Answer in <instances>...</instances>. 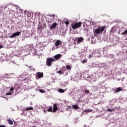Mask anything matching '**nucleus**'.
Listing matches in <instances>:
<instances>
[{"label":"nucleus","mask_w":127,"mask_h":127,"mask_svg":"<svg viewBox=\"0 0 127 127\" xmlns=\"http://www.w3.org/2000/svg\"><path fill=\"white\" fill-rule=\"evenodd\" d=\"M92 110L88 109V110H85L84 111V113H91L92 112Z\"/></svg>","instance_id":"19"},{"label":"nucleus","mask_w":127,"mask_h":127,"mask_svg":"<svg viewBox=\"0 0 127 127\" xmlns=\"http://www.w3.org/2000/svg\"><path fill=\"white\" fill-rule=\"evenodd\" d=\"M29 69H30V70H33V67H32V66H28Z\"/></svg>","instance_id":"25"},{"label":"nucleus","mask_w":127,"mask_h":127,"mask_svg":"<svg viewBox=\"0 0 127 127\" xmlns=\"http://www.w3.org/2000/svg\"><path fill=\"white\" fill-rule=\"evenodd\" d=\"M57 73L61 75L62 74H64V72H62V70H59L57 71Z\"/></svg>","instance_id":"22"},{"label":"nucleus","mask_w":127,"mask_h":127,"mask_svg":"<svg viewBox=\"0 0 127 127\" xmlns=\"http://www.w3.org/2000/svg\"><path fill=\"white\" fill-rule=\"evenodd\" d=\"M56 26H57V23H54L53 24L51 25L50 27V30H52L53 29H56Z\"/></svg>","instance_id":"7"},{"label":"nucleus","mask_w":127,"mask_h":127,"mask_svg":"<svg viewBox=\"0 0 127 127\" xmlns=\"http://www.w3.org/2000/svg\"><path fill=\"white\" fill-rule=\"evenodd\" d=\"M127 35V29L121 33V35Z\"/></svg>","instance_id":"17"},{"label":"nucleus","mask_w":127,"mask_h":127,"mask_svg":"<svg viewBox=\"0 0 127 127\" xmlns=\"http://www.w3.org/2000/svg\"><path fill=\"white\" fill-rule=\"evenodd\" d=\"M92 58V55H89V58L91 59Z\"/></svg>","instance_id":"32"},{"label":"nucleus","mask_w":127,"mask_h":127,"mask_svg":"<svg viewBox=\"0 0 127 127\" xmlns=\"http://www.w3.org/2000/svg\"><path fill=\"white\" fill-rule=\"evenodd\" d=\"M47 112H51L53 113V109L52 108V106H50L49 109H47Z\"/></svg>","instance_id":"13"},{"label":"nucleus","mask_w":127,"mask_h":127,"mask_svg":"<svg viewBox=\"0 0 127 127\" xmlns=\"http://www.w3.org/2000/svg\"><path fill=\"white\" fill-rule=\"evenodd\" d=\"M121 91H123V89H122L121 87H118L117 88L116 92L117 93H119V92H121Z\"/></svg>","instance_id":"15"},{"label":"nucleus","mask_w":127,"mask_h":127,"mask_svg":"<svg viewBox=\"0 0 127 127\" xmlns=\"http://www.w3.org/2000/svg\"><path fill=\"white\" fill-rule=\"evenodd\" d=\"M1 48H3V46L0 45V49H1Z\"/></svg>","instance_id":"30"},{"label":"nucleus","mask_w":127,"mask_h":127,"mask_svg":"<svg viewBox=\"0 0 127 127\" xmlns=\"http://www.w3.org/2000/svg\"><path fill=\"white\" fill-rule=\"evenodd\" d=\"M83 40H84V38H83L82 37L78 38L77 42V44H80L81 42H83Z\"/></svg>","instance_id":"10"},{"label":"nucleus","mask_w":127,"mask_h":127,"mask_svg":"<svg viewBox=\"0 0 127 127\" xmlns=\"http://www.w3.org/2000/svg\"><path fill=\"white\" fill-rule=\"evenodd\" d=\"M115 110L116 109H107L106 111L109 112V113H112V112H114V111H115Z\"/></svg>","instance_id":"14"},{"label":"nucleus","mask_w":127,"mask_h":127,"mask_svg":"<svg viewBox=\"0 0 127 127\" xmlns=\"http://www.w3.org/2000/svg\"><path fill=\"white\" fill-rule=\"evenodd\" d=\"M71 26L73 29V30H75V29H77V28H79V27H81L82 26V22L79 21L77 23H73L71 24Z\"/></svg>","instance_id":"1"},{"label":"nucleus","mask_w":127,"mask_h":127,"mask_svg":"<svg viewBox=\"0 0 127 127\" xmlns=\"http://www.w3.org/2000/svg\"><path fill=\"white\" fill-rule=\"evenodd\" d=\"M123 91H127V89H123Z\"/></svg>","instance_id":"34"},{"label":"nucleus","mask_w":127,"mask_h":127,"mask_svg":"<svg viewBox=\"0 0 127 127\" xmlns=\"http://www.w3.org/2000/svg\"><path fill=\"white\" fill-rule=\"evenodd\" d=\"M6 95H12V93H11V92H7V93H6Z\"/></svg>","instance_id":"26"},{"label":"nucleus","mask_w":127,"mask_h":127,"mask_svg":"<svg viewBox=\"0 0 127 127\" xmlns=\"http://www.w3.org/2000/svg\"><path fill=\"white\" fill-rule=\"evenodd\" d=\"M37 75L38 78H39V79H40V78H42V77H43V72H39L37 73Z\"/></svg>","instance_id":"9"},{"label":"nucleus","mask_w":127,"mask_h":127,"mask_svg":"<svg viewBox=\"0 0 127 127\" xmlns=\"http://www.w3.org/2000/svg\"><path fill=\"white\" fill-rule=\"evenodd\" d=\"M61 70H62V71H63V72H65V71H66V67L65 66H64L61 69Z\"/></svg>","instance_id":"23"},{"label":"nucleus","mask_w":127,"mask_h":127,"mask_svg":"<svg viewBox=\"0 0 127 127\" xmlns=\"http://www.w3.org/2000/svg\"><path fill=\"white\" fill-rule=\"evenodd\" d=\"M0 127H6L5 125H0Z\"/></svg>","instance_id":"31"},{"label":"nucleus","mask_w":127,"mask_h":127,"mask_svg":"<svg viewBox=\"0 0 127 127\" xmlns=\"http://www.w3.org/2000/svg\"><path fill=\"white\" fill-rule=\"evenodd\" d=\"M58 111V106H57V104H53V113H56Z\"/></svg>","instance_id":"5"},{"label":"nucleus","mask_w":127,"mask_h":127,"mask_svg":"<svg viewBox=\"0 0 127 127\" xmlns=\"http://www.w3.org/2000/svg\"><path fill=\"white\" fill-rule=\"evenodd\" d=\"M120 31H119L118 34H120Z\"/></svg>","instance_id":"33"},{"label":"nucleus","mask_w":127,"mask_h":127,"mask_svg":"<svg viewBox=\"0 0 127 127\" xmlns=\"http://www.w3.org/2000/svg\"><path fill=\"white\" fill-rule=\"evenodd\" d=\"M55 61V59L52 58H48L46 60L47 66H51L52 65V62Z\"/></svg>","instance_id":"3"},{"label":"nucleus","mask_w":127,"mask_h":127,"mask_svg":"<svg viewBox=\"0 0 127 127\" xmlns=\"http://www.w3.org/2000/svg\"><path fill=\"white\" fill-rule=\"evenodd\" d=\"M66 69H67V70H71V66H70L69 65H67L66 66Z\"/></svg>","instance_id":"21"},{"label":"nucleus","mask_w":127,"mask_h":127,"mask_svg":"<svg viewBox=\"0 0 127 127\" xmlns=\"http://www.w3.org/2000/svg\"><path fill=\"white\" fill-rule=\"evenodd\" d=\"M21 34V32H15L12 34L11 36H10V38H13V37H15V36H19V35H20Z\"/></svg>","instance_id":"4"},{"label":"nucleus","mask_w":127,"mask_h":127,"mask_svg":"<svg viewBox=\"0 0 127 127\" xmlns=\"http://www.w3.org/2000/svg\"><path fill=\"white\" fill-rule=\"evenodd\" d=\"M14 88L13 87H11V88L10 89V91H14Z\"/></svg>","instance_id":"29"},{"label":"nucleus","mask_w":127,"mask_h":127,"mask_svg":"<svg viewBox=\"0 0 127 127\" xmlns=\"http://www.w3.org/2000/svg\"><path fill=\"white\" fill-rule=\"evenodd\" d=\"M105 28H106V26H105L99 27L94 30V33L95 34H101L105 30Z\"/></svg>","instance_id":"2"},{"label":"nucleus","mask_w":127,"mask_h":127,"mask_svg":"<svg viewBox=\"0 0 127 127\" xmlns=\"http://www.w3.org/2000/svg\"><path fill=\"white\" fill-rule=\"evenodd\" d=\"M62 57V55L61 54H58L55 56H54V58L56 59V60H58L60 59Z\"/></svg>","instance_id":"8"},{"label":"nucleus","mask_w":127,"mask_h":127,"mask_svg":"<svg viewBox=\"0 0 127 127\" xmlns=\"http://www.w3.org/2000/svg\"><path fill=\"white\" fill-rule=\"evenodd\" d=\"M55 46L57 47H58L60 45H62V41H61L60 40H58L55 43Z\"/></svg>","instance_id":"6"},{"label":"nucleus","mask_w":127,"mask_h":127,"mask_svg":"<svg viewBox=\"0 0 127 127\" xmlns=\"http://www.w3.org/2000/svg\"><path fill=\"white\" fill-rule=\"evenodd\" d=\"M7 121L9 125H10L11 126L13 125V122H12V120L8 119L7 120Z\"/></svg>","instance_id":"12"},{"label":"nucleus","mask_w":127,"mask_h":127,"mask_svg":"<svg viewBox=\"0 0 127 127\" xmlns=\"http://www.w3.org/2000/svg\"><path fill=\"white\" fill-rule=\"evenodd\" d=\"M87 63V60H83L82 61V63Z\"/></svg>","instance_id":"27"},{"label":"nucleus","mask_w":127,"mask_h":127,"mask_svg":"<svg viewBox=\"0 0 127 127\" xmlns=\"http://www.w3.org/2000/svg\"><path fill=\"white\" fill-rule=\"evenodd\" d=\"M126 40H127V38H126Z\"/></svg>","instance_id":"35"},{"label":"nucleus","mask_w":127,"mask_h":127,"mask_svg":"<svg viewBox=\"0 0 127 127\" xmlns=\"http://www.w3.org/2000/svg\"><path fill=\"white\" fill-rule=\"evenodd\" d=\"M84 94L85 95H88V94H90V90L86 89L84 91Z\"/></svg>","instance_id":"18"},{"label":"nucleus","mask_w":127,"mask_h":127,"mask_svg":"<svg viewBox=\"0 0 127 127\" xmlns=\"http://www.w3.org/2000/svg\"><path fill=\"white\" fill-rule=\"evenodd\" d=\"M39 91H40V93H44V91L42 89H40Z\"/></svg>","instance_id":"28"},{"label":"nucleus","mask_w":127,"mask_h":127,"mask_svg":"<svg viewBox=\"0 0 127 127\" xmlns=\"http://www.w3.org/2000/svg\"><path fill=\"white\" fill-rule=\"evenodd\" d=\"M72 108H73V109H74V110H79V109H80L79 106L78 105H73L72 106Z\"/></svg>","instance_id":"11"},{"label":"nucleus","mask_w":127,"mask_h":127,"mask_svg":"<svg viewBox=\"0 0 127 127\" xmlns=\"http://www.w3.org/2000/svg\"><path fill=\"white\" fill-rule=\"evenodd\" d=\"M33 107H27L25 109V111H32Z\"/></svg>","instance_id":"16"},{"label":"nucleus","mask_w":127,"mask_h":127,"mask_svg":"<svg viewBox=\"0 0 127 127\" xmlns=\"http://www.w3.org/2000/svg\"><path fill=\"white\" fill-rule=\"evenodd\" d=\"M65 24H66V25H69V24H70V23L69 22V21H67L64 22Z\"/></svg>","instance_id":"24"},{"label":"nucleus","mask_w":127,"mask_h":127,"mask_svg":"<svg viewBox=\"0 0 127 127\" xmlns=\"http://www.w3.org/2000/svg\"><path fill=\"white\" fill-rule=\"evenodd\" d=\"M59 92L60 93H64L65 92V90H64L63 89H59Z\"/></svg>","instance_id":"20"}]
</instances>
